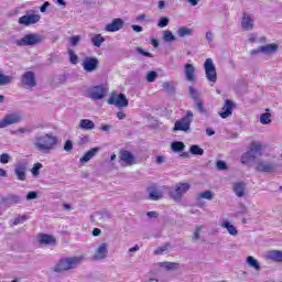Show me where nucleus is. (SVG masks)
Listing matches in <instances>:
<instances>
[{"label": "nucleus", "instance_id": "393cba45", "mask_svg": "<svg viewBox=\"0 0 282 282\" xmlns=\"http://www.w3.org/2000/svg\"><path fill=\"white\" fill-rule=\"evenodd\" d=\"M265 259H269L270 261H275V263H282V251H279V250L268 251L265 254Z\"/></svg>", "mask_w": 282, "mask_h": 282}, {"label": "nucleus", "instance_id": "423d86ee", "mask_svg": "<svg viewBox=\"0 0 282 282\" xmlns=\"http://www.w3.org/2000/svg\"><path fill=\"white\" fill-rule=\"evenodd\" d=\"M107 102L108 105H113L118 109H123L126 107H129V99H127V95L118 94L116 91L111 93Z\"/></svg>", "mask_w": 282, "mask_h": 282}, {"label": "nucleus", "instance_id": "4be33fe9", "mask_svg": "<svg viewBox=\"0 0 282 282\" xmlns=\"http://www.w3.org/2000/svg\"><path fill=\"white\" fill-rule=\"evenodd\" d=\"M100 151V148H93L89 151H87L79 160L80 164H87L91 158H96L98 155V152Z\"/></svg>", "mask_w": 282, "mask_h": 282}, {"label": "nucleus", "instance_id": "f03ea898", "mask_svg": "<svg viewBox=\"0 0 282 282\" xmlns=\"http://www.w3.org/2000/svg\"><path fill=\"white\" fill-rule=\"evenodd\" d=\"M82 261H85V256L63 258L53 268V272H67L69 270H76L80 265Z\"/></svg>", "mask_w": 282, "mask_h": 282}, {"label": "nucleus", "instance_id": "dca6fc26", "mask_svg": "<svg viewBox=\"0 0 282 282\" xmlns=\"http://www.w3.org/2000/svg\"><path fill=\"white\" fill-rule=\"evenodd\" d=\"M109 254V249H107V243L102 242L96 250L93 256L94 261H102V259H107Z\"/></svg>", "mask_w": 282, "mask_h": 282}, {"label": "nucleus", "instance_id": "1a4fd4ad", "mask_svg": "<svg viewBox=\"0 0 282 282\" xmlns=\"http://www.w3.org/2000/svg\"><path fill=\"white\" fill-rule=\"evenodd\" d=\"M82 67L84 72H87V74H91L96 72L98 67H100V61L98 59V57L87 56L84 58Z\"/></svg>", "mask_w": 282, "mask_h": 282}, {"label": "nucleus", "instance_id": "de8ad7c7", "mask_svg": "<svg viewBox=\"0 0 282 282\" xmlns=\"http://www.w3.org/2000/svg\"><path fill=\"white\" fill-rule=\"evenodd\" d=\"M11 133L12 135H17V133H32V128L30 127L19 128L18 130H12Z\"/></svg>", "mask_w": 282, "mask_h": 282}, {"label": "nucleus", "instance_id": "3c124183", "mask_svg": "<svg viewBox=\"0 0 282 282\" xmlns=\"http://www.w3.org/2000/svg\"><path fill=\"white\" fill-rule=\"evenodd\" d=\"M162 87L165 91H169L170 94H175V87L171 85V83L165 82L163 83Z\"/></svg>", "mask_w": 282, "mask_h": 282}, {"label": "nucleus", "instance_id": "4d7b16f0", "mask_svg": "<svg viewBox=\"0 0 282 282\" xmlns=\"http://www.w3.org/2000/svg\"><path fill=\"white\" fill-rule=\"evenodd\" d=\"M80 35H74L69 37V43L73 45V47L78 46V43H80Z\"/></svg>", "mask_w": 282, "mask_h": 282}, {"label": "nucleus", "instance_id": "6e6d98bb", "mask_svg": "<svg viewBox=\"0 0 282 282\" xmlns=\"http://www.w3.org/2000/svg\"><path fill=\"white\" fill-rule=\"evenodd\" d=\"M74 150V143L72 142V140H66L64 143V151H66L67 153H70V151Z\"/></svg>", "mask_w": 282, "mask_h": 282}, {"label": "nucleus", "instance_id": "72a5a7b5", "mask_svg": "<svg viewBox=\"0 0 282 282\" xmlns=\"http://www.w3.org/2000/svg\"><path fill=\"white\" fill-rule=\"evenodd\" d=\"M90 42L94 47H101V45L105 43V37H102L101 34H95L91 36Z\"/></svg>", "mask_w": 282, "mask_h": 282}, {"label": "nucleus", "instance_id": "2eb2a0df", "mask_svg": "<svg viewBox=\"0 0 282 282\" xmlns=\"http://www.w3.org/2000/svg\"><path fill=\"white\" fill-rule=\"evenodd\" d=\"M119 159L126 166H133V164H138L135 156L129 150H121Z\"/></svg>", "mask_w": 282, "mask_h": 282}, {"label": "nucleus", "instance_id": "9b49d317", "mask_svg": "<svg viewBox=\"0 0 282 282\" xmlns=\"http://www.w3.org/2000/svg\"><path fill=\"white\" fill-rule=\"evenodd\" d=\"M41 21V15L36 13H30L26 12L25 15H22L19 18L18 23L20 25H24L25 28L30 25H34L35 23H39Z\"/></svg>", "mask_w": 282, "mask_h": 282}, {"label": "nucleus", "instance_id": "5fc2aeb1", "mask_svg": "<svg viewBox=\"0 0 282 282\" xmlns=\"http://www.w3.org/2000/svg\"><path fill=\"white\" fill-rule=\"evenodd\" d=\"M170 21H171V20H170L169 18L162 17V18L159 20V22H158V26H159V28H166V25H169Z\"/></svg>", "mask_w": 282, "mask_h": 282}, {"label": "nucleus", "instance_id": "7ed1b4c3", "mask_svg": "<svg viewBox=\"0 0 282 282\" xmlns=\"http://www.w3.org/2000/svg\"><path fill=\"white\" fill-rule=\"evenodd\" d=\"M42 41H43V36H41L40 34L29 33L23 37L17 40L15 45H18V47H30V46L39 45L40 43H42Z\"/></svg>", "mask_w": 282, "mask_h": 282}, {"label": "nucleus", "instance_id": "412c9836", "mask_svg": "<svg viewBox=\"0 0 282 282\" xmlns=\"http://www.w3.org/2000/svg\"><path fill=\"white\" fill-rule=\"evenodd\" d=\"M39 243L42 246H56V238L52 235L42 234L39 237Z\"/></svg>", "mask_w": 282, "mask_h": 282}, {"label": "nucleus", "instance_id": "09e8293b", "mask_svg": "<svg viewBox=\"0 0 282 282\" xmlns=\"http://www.w3.org/2000/svg\"><path fill=\"white\" fill-rule=\"evenodd\" d=\"M203 228H204L203 226H197L196 227V229L194 231V235L192 237V241H194V243H196V241H199V238H200L199 234L202 232Z\"/></svg>", "mask_w": 282, "mask_h": 282}, {"label": "nucleus", "instance_id": "052dcab7", "mask_svg": "<svg viewBox=\"0 0 282 282\" xmlns=\"http://www.w3.org/2000/svg\"><path fill=\"white\" fill-rule=\"evenodd\" d=\"M39 197V193L37 192H29L26 194V199L28 202L32 200V199H37Z\"/></svg>", "mask_w": 282, "mask_h": 282}, {"label": "nucleus", "instance_id": "ddd939ff", "mask_svg": "<svg viewBox=\"0 0 282 282\" xmlns=\"http://www.w3.org/2000/svg\"><path fill=\"white\" fill-rule=\"evenodd\" d=\"M256 171L258 173H274L276 171V163L268 161H258L256 163Z\"/></svg>", "mask_w": 282, "mask_h": 282}, {"label": "nucleus", "instance_id": "603ef678", "mask_svg": "<svg viewBox=\"0 0 282 282\" xmlns=\"http://www.w3.org/2000/svg\"><path fill=\"white\" fill-rule=\"evenodd\" d=\"M216 169L218 171H227L228 170V163H226L225 161H217L216 162Z\"/></svg>", "mask_w": 282, "mask_h": 282}, {"label": "nucleus", "instance_id": "aec40b11", "mask_svg": "<svg viewBox=\"0 0 282 282\" xmlns=\"http://www.w3.org/2000/svg\"><path fill=\"white\" fill-rule=\"evenodd\" d=\"M232 109H235V102H232L230 99H227L223 107V111L219 112L220 118H230V116H232Z\"/></svg>", "mask_w": 282, "mask_h": 282}, {"label": "nucleus", "instance_id": "13d9d810", "mask_svg": "<svg viewBox=\"0 0 282 282\" xmlns=\"http://www.w3.org/2000/svg\"><path fill=\"white\" fill-rule=\"evenodd\" d=\"M138 54H141V56H147L148 58H153V54L147 51H143L142 47L135 48Z\"/></svg>", "mask_w": 282, "mask_h": 282}, {"label": "nucleus", "instance_id": "a18cd8bd", "mask_svg": "<svg viewBox=\"0 0 282 282\" xmlns=\"http://www.w3.org/2000/svg\"><path fill=\"white\" fill-rule=\"evenodd\" d=\"M30 217L28 215H19L17 218L13 220V226H19V224H23V221H28Z\"/></svg>", "mask_w": 282, "mask_h": 282}, {"label": "nucleus", "instance_id": "c85d7f7f", "mask_svg": "<svg viewBox=\"0 0 282 282\" xmlns=\"http://www.w3.org/2000/svg\"><path fill=\"white\" fill-rule=\"evenodd\" d=\"M159 267L163 268L167 272H173L180 269V263L165 261V262H159Z\"/></svg>", "mask_w": 282, "mask_h": 282}, {"label": "nucleus", "instance_id": "e2e57ef3", "mask_svg": "<svg viewBox=\"0 0 282 282\" xmlns=\"http://www.w3.org/2000/svg\"><path fill=\"white\" fill-rule=\"evenodd\" d=\"M47 8H50V2L45 1L43 6L40 7V12L42 13L47 12Z\"/></svg>", "mask_w": 282, "mask_h": 282}, {"label": "nucleus", "instance_id": "bf43d9fd", "mask_svg": "<svg viewBox=\"0 0 282 282\" xmlns=\"http://www.w3.org/2000/svg\"><path fill=\"white\" fill-rule=\"evenodd\" d=\"M10 159H11V156L8 153H3L0 155L1 164H8V162H10Z\"/></svg>", "mask_w": 282, "mask_h": 282}, {"label": "nucleus", "instance_id": "39448f33", "mask_svg": "<svg viewBox=\"0 0 282 282\" xmlns=\"http://www.w3.org/2000/svg\"><path fill=\"white\" fill-rule=\"evenodd\" d=\"M192 122H193V111L187 110L186 116L175 121L173 131H184L185 133H188V131H191Z\"/></svg>", "mask_w": 282, "mask_h": 282}, {"label": "nucleus", "instance_id": "37998d69", "mask_svg": "<svg viewBox=\"0 0 282 282\" xmlns=\"http://www.w3.org/2000/svg\"><path fill=\"white\" fill-rule=\"evenodd\" d=\"M41 169H43L42 163H35L33 167L31 169V173L34 177H39L41 175Z\"/></svg>", "mask_w": 282, "mask_h": 282}, {"label": "nucleus", "instance_id": "69168bd1", "mask_svg": "<svg viewBox=\"0 0 282 282\" xmlns=\"http://www.w3.org/2000/svg\"><path fill=\"white\" fill-rule=\"evenodd\" d=\"M261 46H259L258 48H253L250 51V56H257L258 54H261Z\"/></svg>", "mask_w": 282, "mask_h": 282}, {"label": "nucleus", "instance_id": "6ab92c4d", "mask_svg": "<svg viewBox=\"0 0 282 282\" xmlns=\"http://www.w3.org/2000/svg\"><path fill=\"white\" fill-rule=\"evenodd\" d=\"M241 28L245 32H250V30L254 29V20L248 13L242 14L241 19Z\"/></svg>", "mask_w": 282, "mask_h": 282}, {"label": "nucleus", "instance_id": "c9c22d12", "mask_svg": "<svg viewBox=\"0 0 282 282\" xmlns=\"http://www.w3.org/2000/svg\"><path fill=\"white\" fill-rule=\"evenodd\" d=\"M177 34L181 39H184V36H193V29L181 26L177 30Z\"/></svg>", "mask_w": 282, "mask_h": 282}, {"label": "nucleus", "instance_id": "473e14b6", "mask_svg": "<svg viewBox=\"0 0 282 282\" xmlns=\"http://www.w3.org/2000/svg\"><path fill=\"white\" fill-rule=\"evenodd\" d=\"M171 149L174 153H182L186 145L182 141H174L171 143Z\"/></svg>", "mask_w": 282, "mask_h": 282}, {"label": "nucleus", "instance_id": "58836bf2", "mask_svg": "<svg viewBox=\"0 0 282 282\" xmlns=\"http://www.w3.org/2000/svg\"><path fill=\"white\" fill-rule=\"evenodd\" d=\"M189 153L192 155H204V149H202L199 145L197 144H193L189 148Z\"/></svg>", "mask_w": 282, "mask_h": 282}, {"label": "nucleus", "instance_id": "b1692460", "mask_svg": "<svg viewBox=\"0 0 282 282\" xmlns=\"http://www.w3.org/2000/svg\"><path fill=\"white\" fill-rule=\"evenodd\" d=\"M148 193H149V197L153 202H158L159 199H162V197H163L162 191L158 189V187H155V185L148 187Z\"/></svg>", "mask_w": 282, "mask_h": 282}, {"label": "nucleus", "instance_id": "a211bd4d", "mask_svg": "<svg viewBox=\"0 0 282 282\" xmlns=\"http://www.w3.org/2000/svg\"><path fill=\"white\" fill-rule=\"evenodd\" d=\"M185 78L188 83H196L197 77L195 76V65L185 64L184 65Z\"/></svg>", "mask_w": 282, "mask_h": 282}, {"label": "nucleus", "instance_id": "338daca9", "mask_svg": "<svg viewBox=\"0 0 282 282\" xmlns=\"http://www.w3.org/2000/svg\"><path fill=\"white\" fill-rule=\"evenodd\" d=\"M147 216L150 218V219H155L159 217V214L158 212H148Z\"/></svg>", "mask_w": 282, "mask_h": 282}, {"label": "nucleus", "instance_id": "ea45409f", "mask_svg": "<svg viewBox=\"0 0 282 282\" xmlns=\"http://www.w3.org/2000/svg\"><path fill=\"white\" fill-rule=\"evenodd\" d=\"M13 77L10 75H3L0 74V86L3 87L6 85H10V83H12Z\"/></svg>", "mask_w": 282, "mask_h": 282}, {"label": "nucleus", "instance_id": "4468645a", "mask_svg": "<svg viewBox=\"0 0 282 282\" xmlns=\"http://www.w3.org/2000/svg\"><path fill=\"white\" fill-rule=\"evenodd\" d=\"M14 175L20 182L28 180V162H18L14 165Z\"/></svg>", "mask_w": 282, "mask_h": 282}, {"label": "nucleus", "instance_id": "f704fd0d", "mask_svg": "<svg viewBox=\"0 0 282 282\" xmlns=\"http://www.w3.org/2000/svg\"><path fill=\"white\" fill-rule=\"evenodd\" d=\"M247 263H248V265H250V268H253L258 272L261 270V264H259V261L257 259H254V257H252V256H249L247 258Z\"/></svg>", "mask_w": 282, "mask_h": 282}, {"label": "nucleus", "instance_id": "0e129e2a", "mask_svg": "<svg viewBox=\"0 0 282 282\" xmlns=\"http://www.w3.org/2000/svg\"><path fill=\"white\" fill-rule=\"evenodd\" d=\"M205 36H206V40L208 41V43H213V41L215 39V34H213V32L208 31Z\"/></svg>", "mask_w": 282, "mask_h": 282}, {"label": "nucleus", "instance_id": "774afa93", "mask_svg": "<svg viewBox=\"0 0 282 282\" xmlns=\"http://www.w3.org/2000/svg\"><path fill=\"white\" fill-rule=\"evenodd\" d=\"M133 32H142L144 29L138 24H132L131 25Z\"/></svg>", "mask_w": 282, "mask_h": 282}, {"label": "nucleus", "instance_id": "a19ab883", "mask_svg": "<svg viewBox=\"0 0 282 282\" xmlns=\"http://www.w3.org/2000/svg\"><path fill=\"white\" fill-rule=\"evenodd\" d=\"M197 199H208L210 202L213 200V192L210 189L202 192L197 195Z\"/></svg>", "mask_w": 282, "mask_h": 282}, {"label": "nucleus", "instance_id": "f8f14e48", "mask_svg": "<svg viewBox=\"0 0 282 282\" xmlns=\"http://www.w3.org/2000/svg\"><path fill=\"white\" fill-rule=\"evenodd\" d=\"M107 91H108L107 87L102 85L94 86L89 90L88 98H90L91 100H102V98L107 96Z\"/></svg>", "mask_w": 282, "mask_h": 282}, {"label": "nucleus", "instance_id": "0eeeda50", "mask_svg": "<svg viewBox=\"0 0 282 282\" xmlns=\"http://www.w3.org/2000/svg\"><path fill=\"white\" fill-rule=\"evenodd\" d=\"M23 120V117L19 112L7 113L0 120V129H8L11 124H19Z\"/></svg>", "mask_w": 282, "mask_h": 282}, {"label": "nucleus", "instance_id": "49530a36", "mask_svg": "<svg viewBox=\"0 0 282 282\" xmlns=\"http://www.w3.org/2000/svg\"><path fill=\"white\" fill-rule=\"evenodd\" d=\"M68 56L72 65H78V55L74 53V50H68Z\"/></svg>", "mask_w": 282, "mask_h": 282}, {"label": "nucleus", "instance_id": "2f4dec72", "mask_svg": "<svg viewBox=\"0 0 282 282\" xmlns=\"http://www.w3.org/2000/svg\"><path fill=\"white\" fill-rule=\"evenodd\" d=\"M260 51L262 54H274L275 52L279 51V45L273 43V44H267L263 46H260Z\"/></svg>", "mask_w": 282, "mask_h": 282}, {"label": "nucleus", "instance_id": "a878e982", "mask_svg": "<svg viewBox=\"0 0 282 282\" xmlns=\"http://www.w3.org/2000/svg\"><path fill=\"white\" fill-rule=\"evenodd\" d=\"M260 155L257 154V152H254V150L250 149L249 151H247L242 156H241V162L243 164H248V162H254V160H257V158H259Z\"/></svg>", "mask_w": 282, "mask_h": 282}, {"label": "nucleus", "instance_id": "c756f323", "mask_svg": "<svg viewBox=\"0 0 282 282\" xmlns=\"http://www.w3.org/2000/svg\"><path fill=\"white\" fill-rule=\"evenodd\" d=\"M223 228H226V230L231 235V237H237L239 235V231L237 230V227L235 225L230 224V221L225 220L220 225Z\"/></svg>", "mask_w": 282, "mask_h": 282}, {"label": "nucleus", "instance_id": "e433bc0d", "mask_svg": "<svg viewBox=\"0 0 282 282\" xmlns=\"http://www.w3.org/2000/svg\"><path fill=\"white\" fill-rule=\"evenodd\" d=\"M163 41L165 43H173V41H177V37L173 35V32L166 30V31H163Z\"/></svg>", "mask_w": 282, "mask_h": 282}, {"label": "nucleus", "instance_id": "7c9ffc66", "mask_svg": "<svg viewBox=\"0 0 282 282\" xmlns=\"http://www.w3.org/2000/svg\"><path fill=\"white\" fill-rule=\"evenodd\" d=\"M96 128V123L89 119H82L79 121V129H83L84 131H91Z\"/></svg>", "mask_w": 282, "mask_h": 282}, {"label": "nucleus", "instance_id": "4c0bfd02", "mask_svg": "<svg viewBox=\"0 0 282 282\" xmlns=\"http://www.w3.org/2000/svg\"><path fill=\"white\" fill-rule=\"evenodd\" d=\"M188 94H189V97L194 100V102L202 100V98H199V93L195 89V87L189 86Z\"/></svg>", "mask_w": 282, "mask_h": 282}, {"label": "nucleus", "instance_id": "c03bdc74", "mask_svg": "<svg viewBox=\"0 0 282 282\" xmlns=\"http://www.w3.org/2000/svg\"><path fill=\"white\" fill-rule=\"evenodd\" d=\"M254 153L259 154L260 156L262 155L261 151H263V144L253 142L251 143L250 148Z\"/></svg>", "mask_w": 282, "mask_h": 282}, {"label": "nucleus", "instance_id": "864d4df0", "mask_svg": "<svg viewBox=\"0 0 282 282\" xmlns=\"http://www.w3.org/2000/svg\"><path fill=\"white\" fill-rule=\"evenodd\" d=\"M97 215H99L101 217V219H111L113 217V214H111L107 210L97 212Z\"/></svg>", "mask_w": 282, "mask_h": 282}, {"label": "nucleus", "instance_id": "8fccbe9b", "mask_svg": "<svg viewBox=\"0 0 282 282\" xmlns=\"http://www.w3.org/2000/svg\"><path fill=\"white\" fill-rule=\"evenodd\" d=\"M147 80L148 83H155V79L158 78V72L151 70L147 74Z\"/></svg>", "mask_w": 282, "mask_h": 282}, {"label": "nucleus", "instance_id": "6e6552de", "mask_svg": "<svg viewBox=\"0 0 282 282\" xmlns=\"http://www.w3.org/2000/svg\"><path fill=\"white\" fill-rule=\"evenodd\" d=\"M205 76L209 83H217V68L213 58H207L204 63Z\"/></svg>", "mask_w": 282, "mask_h": 282}, {"label": "nucleus", "instance_id": "79ce46f5", "mask_svg": "<svg viewBox=\"0 0 282 282\" xmlns=\"http://www.w3.org/2000/svg\"><path fill=\"white\" fill-rule=\"evenodd\" d=\"M272 115L269 112H264L260 116V122L261 124H270L272 122Z\"/></svg>", "mask_w": 282, "mask_h": 282}, {"label": "nucleus", "instance_id": "bb28decb", "mask_svg": "<svg viewBox=\"0 0 282 282\" xmlns=\"http://www.w3.org/2000/svg\"><path fill=\"white\" fill-rule=\"evenodd\" d=\"M21 203V196L19 195H9L8 197L2 198V204L4 206H14V204H20Z\"/></svg>", "mask_w": 282, "mask_h": 282}, {"label": "nucleus", "instance_id": "9d476101", "mask_svg": "<svg viewBox=\"0 0 282 282\" xmlns=\"http://www.w3.org/2000/svg\"><path fill=\"white\" fill-rule=\"evenodd\" d=\"M21 84L24 89H32L36 87L37 83L36 75L34 74V72L28 70L23 73V75L21 76Z\"/></svg>", "mask_w": 282, "mask_h": 282}, {"label": "nucleus", "instance_id": "20e7f679", "mask_svg": "<svg viewBox=\"0 0 282 282\" xmlns=\"http://www.w3.org/2000/svg\"><path fill=\"white\" fill-rule=\"evenodd\" d=\"M188 191H191V184L178 183L170 189L169 195L174 202H181L182 197H184Z\"/></svg>", "mask_w": 282, "mask_h": 282}, {"label": "nucleus", "instance_id": "5701e85b", "mask_svg": "<svg viewBox=\"0 0 282 282\" xmlns=\"http://www.w3.org/2000/svg\"><path fill=\"white\" fill-rule=\"evenodd\" d=\"M232 191L237 197H243V195H246V183L245 182L234 183Z\"/></svg>", "mask_w": 282, "mask_h": 282}, {"label": "nucleus", "instance_id": "f257e3e1", "mask_svg": "<svg viewBox=\"0 0 282 282\" xmlns=\"http://www.w3.org/2000/svg\"><path fill=\"white\" fill-rule=\"evenodd\" d=\"M58 144V138L52 133L35 135L33 139V147L40 153H51Z\"/></svg>", "mask_w": 282, "mask_h": 282}, {"label": "nucleus", "instance_id": "f3484780", "mask_svg": "<svg viewBox=\"0 0 282 282\" xmlns=\"http://www.w3.org/2000/svg\"><path fill=\"white\" fill-rule=\"evenodd\" d=\"M124 28V20L121 18H116L111 21V23L105 26L106 32H119Z\"/></svg>", "mask_w": 282, "mask_h": 282}, {"label": "nucleus", "instance_id": "cd10ccee", "mask_svg": "<svg viewBox=\"0 0 282 282\" xmlns=\"http://www.w3.org/2000/svg\"><path fill=\"white\" fill-rule=\"evenodd\" d=\"M194 102H195V109L196 111H198V113H200V116H205L206 118L210 116V110H208V108L204 106V101L202 99Z\"/></svg>", "mask_w": 282, "mask_h": 282}, {"label": "nucleus", "instance_id": "680f3d73", "mask_svg": "<svg viewBox=\"0 0 282 282\" xmlns=\"http://www.w3.org/2000/svg\"><path fill=\"white\" fill-rule=\"evenodd\" d=\"M166 250H169V246L165 245V246L154 250V254H164V252H166Z\"/></svg>", "mask_w": 282, "mask_h": 282}]
</instances>
